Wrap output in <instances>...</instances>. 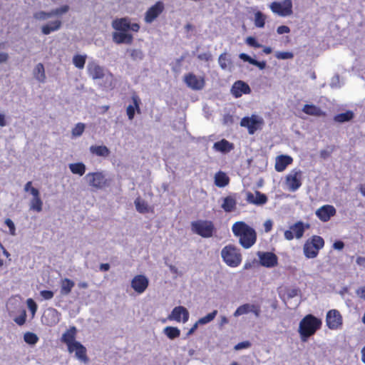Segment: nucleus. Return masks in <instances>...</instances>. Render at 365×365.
Masks as SVG:
<instances>
[{
  "label": "nucleus",
  "instance_id": "nucleus-1",
  "mask_svg": "<svg viewBox=\"0 0 365 365\" xmlns=\"http://www.w3.org/2000/svg\"><path fill=\"white\" fill-rule=\"evenodd\" d=\"M112 26L116 32L113 33V38L116 43L130 44L133 41V36L128 33L129 31L137 32L140 26L137 23L131 24L128 18L115 19Z\"/></svg>",
  "mask_w": 365,
  "mask_h": 365
},
{
  "label": "nucleus",
  "instance_id": "nucleus-2",
  "mask_svg": "<svg viewBox=\"0 0 365 365\" xmlns=\"http://www.w3.org/2000/svg\"><path fill=\"white\" fill-rule=\"evenodd\" d=\"M77 330L75 327H71L61 336V341L67 345L70 353L75 351L76 357L80 361L88 363V357L86 347L79 341H76Z\"/></svg>",
  "mask_w": 365,
  "mask_h": 365
},
{
  "label": "nucleus",
  "instance_id": "nucleus-3",
  "mask_svg": "<svg viewBox=\"0 0 365 365\" xmlns=\"http://www.w3.org/2000/svg\"><path fill=\"white\" fill-rule=\"evenodd\" d=\"M232 231L239 238V243L245 249L252 247L257 240L255 230L245 222L239 221L233 224Z\"/></svg>",
  "mask_w": 365,
  "mask_h": 365
},
{
  "label": "nucleus",
  "instance_id": "nucleus-4",
  "mask_svg": "<svg viewBox=\"0 0 365 365\" xmlns=\"http://www.w3.org/2000/svg\"><path fill=\"white\" fill-rule=\"evenodd\" d=\"M322 322L320 319L312 314L306 315L299 322V334L301 339L306 341L307 339L314 334L321 328Z\"/></svg>",
  "mask_w": 365,
  "mask_h": 365
},
{
  "label": "nucleus",
  "instance_id": "nucleus-5",
  "mask_svg": "<svg viewBox=\"0 0 365 365\" xmlns=\"http://www.w3.org/2000/svg\"><path fill=\"white\" fill-rule=\"evenodd\" d=\"M220 256L224 263L232 268L240 266L242 261L240 250L233 245L225 246L221 250Z\"/></svg>",
  "mask_w": 365,
  "mask_h": 365
},
{
  "label": "nucleus",
  "instance_id": "nucleus-6",
  "mask_svg": "<svg viewBox=\"0 0 365 365\" xmlns=\"http://www.w3.org/2000/svg\"><path fill=\"white\" fill-rule=\"evenodd\" d=\"M324 246V239L320 236L314 235L305 242L303 247L304 255L309 259L315 258Z\"/></svg>",
  "mask_w": 365,
  "mask_h": 365
},
{
  "label": "nucleus",
  "instance_id": "nucleus-7",
  "mask_svg": "<svg viewBox=\"0 0 365 365\" xmlns=\"http://www.w3.org/2000/svg\"><path fill=\"white\" fill-rule=\"evenodd\" d=\"M85 178L88 185L96 190H103L110 185V180L103 172L88 173Z\"/></svg>",
  "mask_w": 365,
  "mask_h": 365
},
{
  "label": "nucleus",
  "instance_id": "nucleus-8",
  "mask_svg": "<svg viewBox=\"0 0 365 365\" xmlns=\"http://www.w3.org/2000/svg\"><path fill=\"white\" fill-rule=\"evenodd\" d=\"M264 123L263 118L255 114L244 117L240 121V125L247 128L248 133L251 135L254 134L257 130L262 129Z\"/></svg>",
  "mask_w": 365,
  "mask_h": 365
},
{
  "label": "nucleus",
  "instance_id": "nucleus-9",
  "mask_svg": "<svg viewBox=\"0 0 365 365\" xmlns=\"http://www.w3.org/2000/svg\"><path fill=\"white\" fill-rule=\"evenodd\" d=\"M302 172L299 169L292 170L285 178V186L291 192L297 190L302 184Z\"/></svg>",
  "mask_w": 365,
  "mask_h": 365
},
{
  "label": "nucleus",
  "instance_id": "nucleus-10",
  "mask_svg": "<svg viewBox=\"0 0 365 365\" xmlns=\"http://www.w3.org/2000/svg\"><path fill=\"white\" fill-rule=\"evenodd\" d=\"M310 225L302 221H298L289 227V230L284 232V238L287 240H292L294 238L297 240L301 239L305 230L309 229Z\"/></svg>",
  "mask_w": 365,
  "mask_h": 365
},
{
  "label": "nucleus",
  "instance_id": "nucleus-11",
  "mask_svg": "<svg viewBox=\"0 0 365 365\" xmlns=\"http://www.w3.org/2000/svg\"><path fill=\"white\" fill-rule=\"evenodd\" d=\"M25 192H30L33 195V198L31 200L29 208L31 210L40 212L43 209V201L41 199L39 190L32 187V182L29 181L24 186Z\"/></svg>",
  "mask_w": 365,
  "mask_h": 365
},
{
  "label": "nucleus",
  "instance_id": "nucleus-12",
  "mask_svg": "<svg viewBox=\"0 0 365 365\" xmlns=\"http://www.w3.org/2000/svg\"><path fill=\"white\" fill-rule=\"evenodd\" d=\"M269 9L279 16H288L292 14V0H284L282 1H274L269 5Z\"/></svg>",
  "mask_w": 365,
  "mask_h": 365
},
{
  "label": "nucleus",
  "instance_id": "nucleus-13",
  "mask_svg": "<svg viewBox=\"0 0 365 365\" xmlns=\"http://www.w3.org/2000/svg\"><path fill=\"white\" fill-rule=\"evenodd\" d=\"M194 232L202 237H210L212 235L214 226L210 221L199 220L192 223Z\"/></svg>",
  "mask_w": 365,
  "mask_h": 365
},
{
  "label": "nucleus",
  "instance_id": "nucleus-14",
  "mask_svg": "<svg viewBox=\"0 0 365 365\" xmlns=\"http://www.w3.org/2000/svg\"><path fill=\"white\" fill-rule=\"evenodd\" d=\"M326 324L331 330L340 329L343 324V318L340 312L336 309L329 310L326 315Z\"/></svg>",
  "mask_w": 365,
  "mask_h": 365
},
{
  "label": "nucleus",
  "instance_id": "nucleus-15",
  "mask_svg": "<svg viewBox=\"0 0 365 365\" xmlns=\"http://www.w3.org/2000/svg\"><path fill=\"white\" fill-rule=\"evenodd\" d=\"M183 81L188 88L194 91L202 90L205 84L203 76H197L192 73L185 74Z\"/></svg>",
  "mask_w": 365,
  "mask_h": 365
},
{
  "label": "nucleus",
  "instance_id": "nucleus-16",
  "mask_svg": "<svg viewBox=\"0 0 365 365\" xmlns=\"http://www.w3.org/2000/svg\"><path fill=\"white\" fill-rule=\"evenodd\" d=\"M259 264L265 267L271 268L277 265L278 258L277 255L270 252H257Z\"/></svg>",
  "mask_w": 365,
  "mask_h": 365
},
{
  "label": "nucleus",
  "instance_id": "nucleus-17",
  "mask_svg": "<svg viewBox=\"0 0 365 365\" xmlns=\"http://www.w3.org/2000/svg\"><path fill=\"white\" fill-rule=\"evenodd\" d=\"M149 284L148 279L143 274L135 276L130 282V286L138 294L143 293Z\"/></svg>",
  "mask_w": 365,
  "mask_h": 365
},
{
  "label": "nucleus",
  "instance_id": "nucleus-18",
  "mask_svg": "<svg viewBox=\"0 0 365 365\" xmlns=\"http://www.w3.org/2000/svg\"><path fill=\"white\" fill-rule=\"evenodd\" d=\"M250 312L253 313L256 317H259L260 315L259 307L253 304H244L237 308V309L233 313V316L235 317H238L240 316L247 314Z\"/></svg>",
  "mask_w": 365,
  "mask_h": 365
},
{
  "label": "nucleus",
  "instance_id": "nucleus-19",
  "mask_svg": "<svg viewBox=\"0 0 365 365\" xmlns=\"http://www.w3.org/2000/svg\"><path fill=\"white\" fill-rule=\"evenodd\" d=\"M189 312L187 309L182 306L175 307L171 314L169 315L168 319L170 320H175L178 322L185 323L189 319Z\"/></svg>",
  "mask_w": 365,
  "mask_h": 365
},
{
  "label": "nucleus",
  "instance_id": "nucleus-20",
  "mask_svg": "<svg viewBox=\"0 0 365 365\" xmlns=\"http://www.w3.org/2000/svg\"><path fill=\"white\" fill-rule=\"evenodd\" d=\"M88 74L93 80L103 79L106 73L103 67L95 61H90L87 66Z\"/></svg>",
  "mask_w": 365,
  "mask_h": 365
},
{
  "label": "nucleus",
  "instance_id": "nucleus-21",
  "mask_svg": "<svg viewBox=\"0 0 365 365\" xmlns=\"http://www.w3.org/2000/svg\"><path fill=\"white\" fill-rule=\"evenodd\" d=\"M336 209L333 205H325L318 208L315 214L321 221L327 222L336 215Z\"/></svg>",
  "mask_w": 365,
  "mask_h": 365
},
{
  "label": "nucleus",
  "instance_id": "nucleus-22",
  "mask_svg": "<svg viewBox=\"0 0 365 365\" xmlns=\"http://www.w3.org/2000/svg\"><path fill=\"white\" fill-rule=\"evenodd\" d=\"M131 100L132 104L128 105L126 108V114L130 120H132L134 118L135 112L137 113H141L140 108L141 101L139 96L137 94L133 93L131 96Z\"/></svg>",
  "mask_w": 365,
  "mask_h": 365
},
{
  "label": "nucleus",
  "instance_id": "nucleus-23",
  "mask_svg": "<svg viewBox=\"0 0 365 365\" xmlns=\"http://www.w3.org/2000/svg\"><path fill=\"white\" fill-rule=\"evenodd\" d=\"M250 92L251 89L249 85L242 81H236L231 88V93L235 98H240L242 94H249Z\"/></svg>",
  "mask_w": 365,
  "mask_h": 365
},
{
  "label": "nucleus",
  "instance_id": "nucleus-24",
  "mask_svg": "<svg viewBox=\"0 0 365 365\" xmlns=\"http://www.w3.org/2000/svg\"><path fill=\"white\" fill-rule=\"evenodd\" d=\"M246 200L249 203L256 205H262L267 202V197L264 194L258 191H256L254 193L248 192L246 194Z\"/></svg>",
  "mask_w": 365,
  "mask_h": 365
},
{
  "label": "nucleus",
  "instance_id": "nucleus-25",
  "mask_svg": "<svg viewBox=\"0 0 365 365\" xmlns=\"http://www.w3.org/2000/svg\"><path fill=\"white\" fill-rule=\"evenodd\" d=\"M60 313L53 308H50L47 310V313L44 314L42 319L44 321V324L48 326H53L59 322Z\"/></svg>",
  "mask_w": 365,
  "mask_h": 365
},
{
  "label": "nucleus",
  "instance_id": "nucleus-26",
  "mask_svg": "<svg viewBox=\"0 0 365 365\" xmlns=\"http://www.w3.org/2000/svg\"><path fill=\"white\" fill-rule=\"evenodd\" d=\"M293 159L287 155H279L275 159L274 168L277 172L284 171L287 167L292 163Z\"/></svg>",
  "mask_w": 365,
  "mask_h": 365
},
{
  "label": "nucleus",
  "instance_id": "nucleus-27",
  "mask_svg": "<svg viewBox=\"0 0 365 365\" xmlns=\"http://www.w3.org/2000/svg\"><path fill=\"white\" fill-rule=\"evenodd\" d=\"M232 143H230L227 140L222 139L220 141H217L214 143L213 149L222 153H227L233 149Z\"/></svg>",
  "mask_w": 365,
  "mask_h": 365
},
{
  "label": "nucleus",
  "instance_id": "nucleus-28",
  "mask_svg": "<svg viewBox=\"0 0 365 365\" xmlns=\"http://www.w3.org/2000/svg\"><path fill=\"white\" fill-rule=\"evenodd\" d=\"M302 111L309 115L315 117L325 115V112H324L320 108L313 104H305L302 108Z\"/></svg>",
  "mask_w": 365,
  "mask_h": 365
},
{
  "label": "nucleus",
  "instance_id": "nucleus-29",
  "mask_svg": "<svg viewBox=\"0 0 365 365\" xmlns=\"http://www.w3.org/2000/svg\"><path fill=\"white\" fill-rule=\"evenodd\" d=\"M62 25V21L59 19L51 21L41 27V32L44 35H48L51 32L58 31Z\"/></svg>",
  "mask_w": 365,
  "mask_h": 365
},
{
  "label": "nucleus",
  "instance_id": "nucleus-30",
  "mask_svg": "<svg viewBox=\"0 0 365 365\" xmlns=\"http://www.w3.org/2000/svg\"><path fill=\"white\" fill-rule=\"evenodd\" d=\"M160 14V1H157L152 7H150L145 16V21L147 23H151Z\"/></svg>",
  "mask_w": 365,
  "mask_h": 365
},
{
  "label": "nucleus",
  "instance_id": "nucleus-31",
  "mask_svg": "<svg viewBox=\"0 0 365 365\" xmlns=\"http://www.w3.org/2000/svg\"><path fill=\"white\" fill-rule=\"evenodd\" d=\"M34 77L40 83H45L46 80L45 68L43 63H38L33 70Z\"/></svg>",
  "mask_w": 365,
  "mask_h": 365
},
{
  "label": "nucleus",
  "instance_id": "nucleus-32",
  "mask_svg": "<svg viewBox=\"0 0 365 365\" xmlns=\"http://www.w3.org/2000/svg\"><path fill=\"white\" fill-rule=\"evenodd\" d=\"M236 204L237 202L234 197L227 196L223 198L221 207L225 212H230L235 210Z\"/></svg>",
  "mask_w": 365,
  "mask_h": 365
},
{
  "label": "nucleus",
  "instance_id": "nucleus-33",
  "mask_svg": "<svg viewBox=\"0 0 365 365\" xmlns=\"http://www.w3.org/2000/svg\"><path fill=\"white\" fill-rule=\"evenodd\" d=\"M92 154L100 157H108L110 155V150L106 145H92L90 147Z\"/></svg>",
  "mask_w": 365,
  "mask_h": 365
},
{
  "label": "nucleus",
  "instance_id": "nucleus-34",
  "mask_svg": "<svg viewBox=\"0 0 365 365\" xmlns=\"http://www.w3.org/2000/svg\"><path fill=\"white\" fill-rule=\"evenodd\" d=\"M229 183V178L225 173L218 172L215 175V184L219 187H225Z\"/></svg>",
  "mask_w": 365,
  "mask_h": 365
},
{
  "label": "nucleus",
  "instance_id": "nucleus-35",
  "mask_svg": "<svg viewBox=\"0 0 365 365\" xmlns=\"http://www.w3.org/2000/svg\"><path fill=\"white\" fill-rule=\"evenodd\" d=\"M75 283L70 279L65 278L61 281V293L63 295H68L74 287Z\"/></svg>",
  "mask_w": 365,
  "mask_h": 365
},
{
  "label": "nucleus",
  "instance_id": "nucleus-36",
  "mask_svg": "<svg viewBox=\"0 0 365 365\" xmlns=\"http://www.w3.org/2000/svg\"><path fill=\"white\" fill-rule=\"evenodd\" d=\"M163 333L170 339H175L180 336V330L174 327H166L163 329Z\"/></svg>",
  "mask_w": 365,
  "mask_h": 365
},
{
  "label": "nucleus",
  "instance_id": "nucleus-37",
  "mask_svg": "<svg viewBox=\"0 0 365 365\" xmlns=\"http://www.w3.org/2000/svg\"><path fill=\"white\" fill-rule=\"evenodd\" d=\"M69 168L72 173L82 176L86 172V165L83 163H71Z\"/></svg>",
  "mask_w": 365,
  "mask_h": 365
},
{
  "label": "nucleus",
  "instance_id": "nucleus-38",
  "mask_svg": "<svg viewBox=\"0 0 365 365\" xmlns=\"http://www.w3.org/2000/svg\"><path fill=\"white\" fill-rule=\"evenodd\" d=\"M354 113L348 110L345 113L336 115L334 118V121L338 123H344L351 120L354 118Z\"/></svg>",
  "mask_w": 365,
  "mask_h": 365
},
{
  "label": "nucleus",
  "instance_id": "nucleus-39",
  "mask_svg": "<svg viewBox=\"0 0 365 365\" xmlns=\"http://www.w3.org/2000/svg\"><path fill=\"white\" fill-rule=\"evenodd\" d=\"M136 210L140 213H147L149 212V207L147 202L140 197H137L135 200Z\"/></svg>",
  "mask_w": 365,
  "mask_h": 365
},
{
  "label": "nucleus",
  "instance_id": "nucleus-40",
  "mask_svg": "<svg viewBox=\"0 0 365 365\" xmlns=\"http://www.w3.org/2000/svg\"><path fill=\"white\" fill-rule=\"evenodd\" d=\"M87 56L76 54L73 57V63L78 69H83L85 66Z\"/></svg>",
  "mask_w": 365,
  "mask_h": 365
},
{
  "label": "nucleus",
  "instance_id": "nucleus-41",
  "mask_svg": "<svg viewBox=\"0 0 365 365\" xmlns=\"http://www.w3.org/2000/svg\"><path fill=\"white\" fill-rule=\"evenodd\" d=\"M266 16L261 11H257L255 14L254 24L257 28H263L265 24Z\"/></svg>",
  "mask_w": 365,
  "mask_h": 365
},
{
  "label": "nucleus",
  "instance_id": "nucleus-42",
  "mask_svg": "<svg viewBox=\"0 0 365 365\" xmlns=\"http://www.w3.org/2000/svg\"><path fill=\"white\" fill-rule=\"evenodd\" d=\"M217 314V310L212 311V312L207 314L206 316L200 318L197 321V324H199V325H205V324H207L211 322L212 321L214 320V319L215 318Z\"/></svg>",
  "mask_w": 365,
  "mask_h": 365
},
{
  "label": "nucleus",
  "instance_id": "nucleus-43",
  "mask_svg": "<svg viewBox=\"0 0 365 365\" xmlns=\"http://www.w3.org/2000/svg\"><path fill=\"white\" fill-rule=\"evenodd\" d=\"M24 339L28 344L34 345L38 342V337L36 334L28 331L24 334Z\"/></svg>",
  "mask_w": 365,
  "mask_h": 365
},
{
  "label": "nucleus",
  "instance_id": "nucleus-44",
  "mask_svg": "<svg viewBox=\"0 0 365 365\" xmlns=\"http://www.w3.org/2000/svg\"><path fill=\"white\" fill-rule=\"evenodd\" d=\"M69 11V6L68 5H63L59 8H56L51 10V16H60Z\"/></svg>",
  "mask_w": 365,
  "mask_h": 365
},
{
  "label": "nucleus",
  "instance_id": "nucleus-45",
  "mask_svg": "<svg viewBox=\"0 0 365 365\" xmlns=\"http://www.w3.org/2000/svg\"><path fill=\"white\" fill-rule=\"evenodd\" d=\"M51 17H52L51 11L48 12L41 11L34 14V18L38 20H46Z\"/></svg>",
  "mask_w": 365,
  "mask_h": 365
},
{
  "label": "nucleus",
  "instance_id": "nucleus-46",
  "mask_svg": "<svg viewBox=\"0 0 365 365\" xmlns=\"http://www.w3.org/2000/svg\"><path fill=\"white\" fill-rule=\"evenodd\" d=\"M85 129V125L82 123H78L76 125L72 130V134L74 136H80L82 135Z\"/></svg>",
  "mask_w": 365,
  "mask_h": 365
},
{
  "label": "nucleus",
  "instance_id": "nucleus-47",
  "mask_svg": "<svg viewBox=\"0 0 365 365\" xmlns=\"http://www.w3.org/2000/svg\"><path fill=\"white\" fill-rule=\"evenodd\" d=\"M26 304L32 315L34 316L38 308L36 303L34 302L33 299L29 298L26 300Z\"/></svg>",
  "mask_w": 365,
  "mask_h": 365
},
{
  "label": "nucleus",
  "instance_id": "nucleus-48",
  "mask_svg": "<svg viewBox=\"0 0 365 365\" xmlns=\"http://www.w3.org/2000/svg\"><path fill=\"white\" fill-rule=\"evenodd\" d=\"M14 322L19 326H22L26 323V312L25 310H23L21 314L14 318Z\"/></svg>",
  "mask_w": 365,
  "mask_h": 365
},
{
  "label": "nucleus",
  "instance_id": "nucleus-49",
  "mask_svg": "<svg viewBox=\"0 0 365 365\" xmlns=\"http://www.w3.org/2000/svg\"><path fill=\"white\" fill-rule=\"evenodd\" d=\"M279 59H289L293 58V53L289 51H279L275 54Z\"/></svg>",
  "mask_w": 365,
  "mask_h": 365
},
{
  "label": "nucleus",
  "instance_id": "nucleus-50",
  "mask_svg": "<svg viewBox=\"0 0 365 365\" xmlns=\"http://www.w3.org/2000/svg\"><path fill=\"white\" fill-rule=\"evenodd\" d=\"M219 63L222 69H227L230 67V61L225 55H221L219 58Z\"/></svg>",
  "mask_w": 365,
  "mask_h": 365
},
{
  "label": "nucleus",
  "instance_id": "nucleus-51",
  "mask_svg": "<svg viewBox=\"0 0 365 365\" xmlns=\"http://www.w3.org/2000/svg\"><path fill=\"white\" fill-rule=\"evenodd\" d=\"M40 294L46 300L51 299L53 297V292L51 290H42L40 292Z\"/></svg>",
  "mask_w": 365,
  "mask_h": 365
},
{
  "label": "nucleus",
  "instance_id": "nucleus-52",
  "mask_svg": "<svg viewBox=\"0 0 365 365\" xmlns=\"http://www.w3.org/2000/svg\"><path fill=\"white\" fill-rule=\"evenodd\" d=\"M131 56L134 60L142 59L143 54L140 49H133L131 52Z\"/></svg>",
  "mask_w": 365,
  "mask_h": 365
},
{
  "label": "nucleus",
  "instance_id": "nucleus-53",
  "mask_svg": "<svg viewBox=\"0 0 365 365\" xmlns=\"http://www.w3.org/2000/svg\"><path fill=\"white\" fill-rule=\"evenodd\" d=\"M5 224L9 228L10 233L11 235H15V230L16 229H15V225H14V223L13 222V221L11 219L7 218L5 220Z\"/></svg>",
  "mask_w": 365,
  "mask_h": 365
},
{
  "label": "nucleus",
  "instance_id": "nucleus-54",
  "mask_svg": "<svg viewBox=\"0 0 365 365\" xmlns=\"http://www.w3.org/2000/svg\"><path fill=\"white\" fill-rule=\"evenodd\" d=\"M250 345H251V344L247 341H242V342H240V343H238L237 344H236L235 346V349L240 350L242 349H247V348H249L250 346Z\"/></svg>",
  "mask_w": 365,
  "mask_h": 365
},
{
  "label": "nucleus",
  "instance_id": "nucleus-55",
  "mask_svg": "<svg viewBox=\"0 0 365 365\" xmlns=\"http://www.w3.org/2000/svg\"><path fill=\"white\" fill-rule=\"evenodd\" d=\"M272 225H273V222L270 219L267 220L263 224L264 232H270L272 228Z\"/></svg>",
  "mask_w": 365,
  "mask_h": 365
},
{
  "label": "nucleus",
  "instance_id": "nucleus-56",
  "mask_svg": "<svg viewBox=\"0 0 365 365\" xmlns=\"http://www.w3.org/2000/svg\"><path fill=\"white\" fill-rule=\"evenodd\" d=\"M332 149L331 148H329V149H324V150H322L320 151V157L324 158V159H327V158H329L331 155V153H332Z\"/></svg>",
  "mask_w": 365,
  "mask_h": 365
},
{
  "label": "nucleus",
  "instance_id": "nucleus-57",
  "mask_svg": "<svg viewBox=\"0 0 365 365\" xmlns=\"http://www.w3.org/2000/svg\"><path fill=\"white\" fill-rule=\"evenodd\" d=\"M356 294L359 298L365 300V286L358 288L356 291Z\"/></svg>",
  "mask_w": 365,
  "mask_h": 365
},
{
  "label": "nucleus",
  "instance_id": "nucleus-58",
  "mask_svg": "<svg viewBox=\"0 0 365 365\" xmlns=\"http://www.w3.org/2000/svg\"><path fill=\"white\" fill-rule=\"evenodd\" d=\"M299 291L296 289H290L287 290V295L289 298H293L298 295Z\"/></svg>",
  "mask_w": 365,
  "mask_h": 365
},
{
  "label": "nucleus",
  "instance_id": "nucleus-59",
  "mask_svg": "<svg viewBox=\"0 0 365 365\" xmlns=\"http://www.w3.org/2000/svg\"><path fill=\"white\" fill-rule=\"evenodd\" d=\"M330 86L331 88H337L339 87V78L338 76H334L331 78Z\"/></svg>",
  "mask_w": 365,
  "mask_h": 365
},
{
  "label": "nucleus",
  "instance_id": "nucleus-60",
  "mask_svg": "<svg viewBox=\"0 0 365 365\" xmlns=\"http://www.w3.org/2000/svg\"><path fill=\"white\" fill-rule=\"evenodd\" d=\"M277 31L279 34H283L289 33L290 29L287 26H280L277 28Z\"/></svg>",
  "mask_w": 365,
  "mask_h": 365
},
{
  "label": "nucleus",
  "instance_id": "nucleus-61",
  "mask_svg": "<svg viewBox=\"0 0 365 365\" xmlns=\"http://www.w3.org/2000/svg\"><path fill=\"white\" fill-rule=\"evenodd\" d=\"M251 64L257 66L261 70L264 69L265 68V66H266V63H265L264 61L259 62V61H256L255 59L252 60Z\"/></svg>",
  "mask_w": 365,
  "mask_h": 365
},
{
  "label": "nucleus",
  "instance_id": "nucleus-62",
  "mask_svg": "<svg viewBox=\"0 0 365 365\" xmlns=\"http://www.w3.org/2000/svg\"><path fill=\"white\" fill-rule=\"evenodd\" d=\"M344 247V244L341 241H336L333 244V248L337 250H341Z\"/></svg>",
  "mask_w": 365,
  "mask_h": 365
},
{
  "label": "nucleus",
  "instance_id": "nucleus-63",
  "mask_svg": "<svg viewBox=\"0 0 365 365\" xmlns=\"http://www.w3.org/2000/svg\"><path fill=\"white\" fill-rule=\"evenodd\" d=\"M199 326H200V325H199V324H197V322H196L193 324V326L192 327V328H191V329L187 331V336H188L192 335V334L196 331V329L198 328V327H199Z\"/></svg>",
  "mask_w": 365,
  "mask_h": 365
},
{
  "label": "nucleus",
  "instance_id": "nucleus-64",
  "mask_svg": "<svg viewBox=\"0 0 365 365\" xmlns=\"http://www.w3.org/2000/svg\"><path fill=\"white\" fill-rule=\"evenodd\" d=\"M356 263L359 266L365 267V257H357Z\"/></svg>",
  "mask_w": 365,
  "mask_h": 365
}]
</instances>
